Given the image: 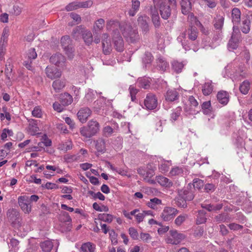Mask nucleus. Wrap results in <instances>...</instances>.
Instances as JSON below:
<instances>
[{
	"label": "nucleus",
	"instance_id": "obj_1",
	"mask_svg": "<svg viewBox=\"0 0 252 252\" xmlns=\"http://www.w3.org/2000/svg\"><path fill=\"white\" fill-rule=\"evenodd\" d=\"M154 4L159 8L162 18L168 19L171 13V7L177 5L176 0H153Z\"/></svg>",
	"mask_w": 252,
	"mask_h": 252
},
{
	"label": "nucleus",
	"instance_id": "obj_2",
	"mask_svg": "<svg viewBox=\"0 0 252 252\" xmlns=\"http://www.w3.org/2000/svg\"><path fill=\"white\" fill-rule=\"evenodd\" d=\"M99 123L94 120L90 121L87 126H83L80 129L82 136L86 138H90L95 135L99 130Z\"/></svg>",
	"mask_w": 252,
	"mask_h": 252
},
{
	"label": "nucleus",
	"instance_id": "obj_3",
	"mask_svg": "<svg viewBox=\"0 0 252 252\" xmlns=\"http://www.w3.org/2000/svg\"><path fill=\"white\" fill-rule=\"evenodd\" d=\"M123 34L126 40L130 43H135L140 40L137 30L133 29L129 25H127L125 28Z\"/></svg>",
	"mask_w": 252,
	"mask_h": 252
},
{
	"label": "nucleus",
	"instance_id": "obj_4",
	"mask_svg": "<svg viewBox=\"0 0 252 252\" xmlns=\"http://www.w3.org/2000/svg\"><path fill=\"white\" fill-rule=\"evenodd\" d=\"M188 100L189 106H186L184 108L185 111L188 112L189 114H196L198 113L201 110V108L196 99L193 96H190L189 97Z\"/></svg>",
	"mask_w": 252,
	"mask_h": 252
},
{
	"label": "nucleus",
	"instance_id": "obj_5",
	"mask_svg": "<svg viewBox=\"0 0 252 252\" xmlns=\"http://www.w3.org/2000/svg\"><path fill=\"white\" fill-rule=\"evenodd\" d=\"M194 190V189H192L191 184H189L186 188L177 190L178 194L182 195L187 201H191L193 199L195 196Z\"/></svg>",
	"mask_w": 252,
	"mask_h": 252
},
{
	"label": "nucleus",
	"instance_id": "obj_6",
	"mask_svg": "<svg viewBox=\"0 0 252 252\" xmlns=\"http://www.w3.org/2000/svg\"><path fill=\"white\" fill-rule=\"evenodd\" d=\"M112 38L116 50L120 52L123 51L124 49V43L118 30L114 31Z\"/></svg>",
	"mask_w": 252,
	"mask_h": 252
},
{
	"label": "nucleus",
	"instance_id": "obj_7",
	"mask_svg": "<svg viewBox=\"0 0 252 252\" xmlns=\"http://www.w3.org/2000/svg\"><path fill=\"white\" fill-rule=\"evenodd\" d=\"M18 204L23 212L29 214L31 211L32 205L28 196H20L18 197Z\"/></svg>",
	"mask_w": 252,
	"mask_h": 252
},
{
	"label": "nucleus",
	"instance_id": "obj_8",
	"mask_svg": "<svg viewBox=\"0 0 252 252\" xmlns=\"http://www.w3.org/2000/svg\"><path fill=\"white\" fill-rule=\"evenodd\" d=\"M144 105L147 109H155L158 105V99L156 96L152 93L147 94L144 100Z\"/></svg>",
	"mask_w": 252,
	"mask_h": 252
},
{
	"label": "nucleus",
	"instance_id": "obj_9",
	"mask_svg": "<svg viewBox=\"0 0 252 252\" xmlns=\"http://www.w3.org/2000/svg\"><path fill=\"white\" fill-rule=\"evenodd\" d=\"M233 32L232 34L231 39L229 40L228 46L229 49H235L238 46V43L239 41L240 36L238 33L236 32V31H239V28L238 27L233 26Z\"/></svg>",
	"mask_w": 252,
	"mask_h": 252
},
{
	"label": "nucleus",
	"instance_id": "obj_10",
	"mask_svg": "<svg viewBox=\"0 0 252 252\" xmlns=\"http://www.w3.org/2000/svg\"><path fill=\"white\" fill-rule=\"evenodd\" d=\"M178 213V211L176 208L166 207L164 208L160 217L164 221H169L172 220Z\"/></svg>",
	"mask_w": 252,
	"mask_h": 252
},
{
	"label": "nucleus",
	"instance_id": "obj_11",
	"mask_svg": "<svg viewBox=\"0 0 252 252\" xmlns=\"http://www.w3.org/2000/svg\"><path fill=\"white\" fill-rule=\"evenodd\" d=\"M65 57L59 53L53 55L50 58V63L61 67L65 65Z\"/></svg>",
	"mask_w": 252,
	"mask_h": 252
},
{
	"label": "nucleus",
	"instance_id": "obj_12",
	"mask_svg": "<svg viewBox=\"0 0 252 252\" xmlns=\"http://www.w3.org/2000/svg\"><path fill=\"white\" fill-rule=\"evenodd\" d=\"M45 73L47 76L51 79L60 78L62 75V72L54 66H47Z\"/></svg>",
	"mask_w": 252,
	"mask_h": 252
},
{
	"label": "nucleus",
	"instance_id": "obj_13",
	"mask_svg": "<svg viewBox=\"0 0 252 252\" xmlns=\"http://www.w3.org/2000/svg\"><path fill=\"white\" fill-rule=\"evenodd\" d=\"M148 17L146 16H140L137 19L138 25L143 34H146L149 31V25L148 23Z\"/></svg>",
	"mask_w": 252,
	"mask_h": 252
},
{
	"label": "nucleus",
	"instance_id": "obj_14",
	"mask_svg": "<svg viewBox=\"0 0 252 252\" xmlns=\"http://www.w3.org/2000/svg\"><path fill=\"white\" fill-rule=\"evenodd\" d=\"M92 113L88 107L81 108L77 113V117L82 123H85Z\"/></svg>",
	"mask_w": 252,
	"mask_h": 252
},
{
	"label": "nucleus",
	"instance_id": "obj_15",
	"mask_svg": "<svg viewBox=\"0 0 252 252\" xmlns=\"http://www.w3.org/2000/svg\"><path fill=\"white\" fill-rule=\"evenodd\" d=\"M6 216L8 221L12 224L19 221L20 214L15 209L12 208L8 210Z\"/></svg>",
	"mask_w": 252,
	"mask_h": 252
},
{
	"label": "nucleus",
	"instance_id": "obj_16",
	"mask_svg": "<svg viewBox=\"0 0 252 252\" xmlns=\"http://www.w3.org/2000/svg\"><path fill=\"white\" fill-rule=\"evenodd\" d=\"M217 99L220 104L226 105L229 100V95L228 92L220 91L217 94Z\"/></svg>",
	"mask_w": 252,
	"mask_h": 252
},
{
	"label": "nucleus",
	"instance_id": "obj_17",
	"mask_svg": "<svg viewBox=\"0 0 252 252\" xmlns=\"http://www.w3.org/2000/svg\"><path fill=\"white\" fill-rule=\"evenodd\" d=\"M193 0H181L180 4L182 12L184 15L189 14L191 10L192 5L191 1Z\"/></svg>",
	"mask_w": 252,
	"mask_h": 252
},
{
	"label": "nucleus",
	"instance_id": "obj_18",
	"mask_svg": "<svg viewBox=\"0 0 252 252\" xmlns=\"http://www.w3.org/2000/svg\"><path fill=\"white\" fill-rule=\"evenodd\" d=\"M95 143V148L97 150V152L103 154L106 151L105 141L103 138H99L94 141Z\"/></svg>",
	"mask_w": 252,
	"mask_h": 252
},
{
	"label": "nucleus",
	"instance_id": "obj_19",
	"mask_svg": "<svg viewBox=\"0 0 252 252\" xmlns=\"http://www.w3.org/2000/svg\"><path fill=\"white\" fill-rule=\"evenodd\" d=\"M165 97L167 101L172 102L179 98V94L176 90H169L167 91Z\"/></svg>",
	"mask_w": 252,
	"mask_h": 252
},
{
	"label": "nucleus",
	"instance_id": "obj_20",
	"mask_svg": "<svg viewBox=\"0 0 252 252\" xmlns=\"http://www.w3.org/2000/svg\"><path fill=\"white\" fill-rule=\"evenodd\" d=\"M131 8L128 10V15L133 17L139 11L140 2L138 0H131Z\"/></svg>",
	"mask_w": 252,
	"mask_h": 252
},
{
	"label": "nucleus",
	"instance_id": "obj_21",
	"mask_svg": "<svg viewBox=\"0 0 252 252\" xmlns=\"http://www.w3.org/2000/svg\"><path fill=\"white\" fill-rule=\"evenodd\" d=\"M66 85V81L64 79H57L52 83V87L56 93L60 92L63 90Z\"/></svg>",
	"mask_w": 252,
	"mask_h": 252
},
{
	"label": "nucleus",
	"instance_id": "obj_22",
	"mask_svg": "<svg viewBox=\"0 0 252 252\" xmlns=\"http://www.w3.org/2000/svg\"><path fill=\"white\" fill-rule=\"evenodd\" d=\"M156 180L161 186L166 188H170L173 186V183L171 181L162 176H157Z\"/></svg>",
	"mask_w": 252,
	"mask_h": 252
},
{
	"label": "nucleus",
	"instance_id": "obj_23",
	"mask_svg": "<svg viewBox=\"0 0 252 252\" xmlns=\"http://www.w3.org/2000/svg\"><path fill=\"white\" fill-rule=\"evenodd\" d=\"M95 246L91 242L83 243L79 249V252H94Z\"/></svg>",
	"mask_w": 252,
	"mask_h": 252
},
{
	"label": "nucleus",
	"instance_id": "obj_24",
	"mask_svg": "<svg viewBox=\"0 0 252 252\" xmlns=\"http://www.w3.org/2000/svg\"><path fill=\"white\" fill-rule=\"evenodd\" d=\"M232 21L234 24H238L241 20V11L238 8H234L232 10Z\"/></svg>",
	"mask_w": 252,
	"mask_h": 252
},
{
	"label": "nucleus",
	"instance_id": "obj_25",
	"mask_svg": "<svg viewBox=\"0 0 252 252\" xmlns=\"http://www.w3.org/2000/svg\"><path fill=\"white\" fill-rule=\"evenodd\" d=\"M61 102L62 105L67 106L72 102V97L68 93H65L62 94L60 96Z\"/></svg>",
	"mask_w": 252,
	"mask_h": 252
},
{
	"label": "nucleus",
	"instance_id": "obj_26",
	"mask_svg": "<svg viewBox=\"0 0 252 252\" xmlns=\"http://www.w3.org/2000/svg\"><path fill=\"white\" fill-rule=\"evenodd\" d=\"M188 37L191 40H195L198 36V32L196 28L193 26H190L189 28L186 30Z\"/></svg>",
	"mask_w": 252,
	"mask_h": 252
},
{
	"label": "nucleus",
	"instance_id": "obj_27",
	"mask_svg": "<svg viewBox=\"0 0 252 252\" xmlns=\"http://www.w3.org/2000/svg\"><path fill=\"white\" fill-rule=\"evenodd\" d=\"M40 246L44 252H50L53 247V243L50 240H46L41 242Z\"/></svg>",
	"mask_w": 252,
	"mask_h": 252
},
{
	"label": "nucleus",
	"instance_id": "obj_28",
	"mask_svg": "<svg viewBox=\"0 0 252 252\" xmlns=\"http://www.w3.org/2000/svg\"><path fill=\"white\" fill-rule=\"evenodd\" d=\"M170 233L177 245L185 239V235L183 234L178 233L176 230H170Z\"/></svg>",
	"mask_w": 252,
	"mask_h": 252
},
{
	"label": "nucleus",
	"instance_id": "obj_29",
	"mask_svg": "<svg viewBox=\"0 0 252 252\" xmlns=\"http://www.w3.org/2000/svg\"><path fill=\"white\" fill-rule=\"evenodd\" d=\"M175 203L179 207L185 208L187 207V200L185 199L182 195H178L175 199Z\"/></svg>",
	"mask_w": 252,
	"mask_h": 252
},
{
	"label": "nucleus",
	"instance_id": "obj_30",
	"mask_svg": "<svg viewBox=\"0 0 252 252\" xmlns=\"http://www.w3.org/2000/svg\"><path fill=\"white\" fill-rule=\"evenodd\" d=\"M82 37L85 43L88 45L91 44L93 41L92 32L90 31L87 30H85L84 32V33L82 35Z\"/></svg>",
	"mask_w": 252,
	"mask_h": 252
},
{
	"label": "nucleus",
	"instance_id": "obj_31",
	"mask_svg": "<svg viewBox=\"0 0 252 252\" xmlns=\"http://www.w3.org/2000/svg\"><path fill=\"white\" fill-rule=\"evenodd\" d=\"M72 227V222H60L59 225V229L62 233H65L71 231Z\"/></svg>",
	"mask_w": 252,
	"mask_h": 252
},
{
	"label": "nucleus",
	"instance_id": "obj_32",
	"mask_svg": "<svg viewBox=\"0 0 252 252\" xmlns=\"http://www.w3.org/2000/svg\"><path fill=\"white\" fill-rule=\"evenodd\" d=\"M206 212L204 210H199L198 211V215L196 220V224H200L205 223L206 221L207 218L205 217Z\"/></svg>",
	"mask_w": 252,
	"mask_h": 252
},
{
	"label": "nucleus",
	"instance_id": "obj_33",
	"mask_svg": "<svg viewBox=\"0 0 252 252\" xmlns=\"http://www.w3.org/2000/svg\"><path fill=\"white\" fill-rule=\"evenodd\" d=\"M213 90V86L211 82L205 83L202 87V93L205 95H208L212 93Z\"/></svg>",
	"mask_w": 252,
	"mask_h": 252
},
{
	"label": "nucleus",
	"instance_id": "obj_34",
	"mask_svg": "<svg viewBox=\"0 0 252 252\" xmlns=\"http://www.w3.org/2000/svg\"><path fill=\"white\" fill-rule=\"evenodd\" d=\"M59 220L60 222H72V219L69 214L65 211L61 212V213L59 216Z\"/></svg>",
	"mask_w": 252,
	"mask_h": 252
},
{
	"label": "nucleus",
	"instance_id": "obj_35",
	"mask_svg": "<svg viewBox=\"0 0 252 252\" xmlns=\"http://www.w3.org/2000/svg\"><path fill=\"white\" fill-rule=\"evenodd\" d=\"M137 83L139 87L144 89H147L150 87V82L146 78H140L138 79Z\"/></svg>",
	"mask_w": 252,
	"mask_h": 252
},
{
	"label": "nucleus",
	"instance_id": "obj_36",
	"mask_svg": "<svg viewBox=\"0 0 252 252\" xmlns=\"http://www.w3.org/2000/svg\"><path fill=\"white\" fill-rule=\"evenodd\" d=\"M85 31V29L83 26H77L73 29L72 35L74 38L77 39L79 35H81L82 36Z\"/></svg>",
	"mask_w": 252,
	"mask_h": 252
},
{
	"label": "nucleus",
	"instance_id": "obj_37",
	"mask_svg": "<svg viewBox=\"0 0 252 252\" xmlns=\"http://www.w3.org/2000/svg\"><path fill=\"white\" fill-rule=\"evenodd\" d=\"M184 64L178 61H173L172 63V68L176 73L181 72L183 67Z\"/></svg>",
	"mask_w": 252,
	"mask_h": 252
},
{
	"label": "nucleus",
	"instance_id": "obj_38",
	"mask_svg": "<svg viewBox=\"0 0 252 252\" xmlns=\"http://www.w3.org/2000/svg\"><path fill=\"white\" fill-rule=\"evenodd\" d=\"M158 68L162 71H165L168 67V63L161 58H158L157 61Z\"/></svg>",
	"mask_w": 252,
	"mask_h": 252
},
{
	"label": "nucleus",
	"instance_id": "obj_39",
	"mask_svg": "<svg viewBox=\"0 0 252 252\" xmlns=\"http://www.w3.org/2000/svg\"><path fill=\"white\" fill-rule=\"evenodd\" d=\"M102 50L105 55H109L111 50V41H105L104 40L102 41Z\"/></svg>",
	"mask_w": 252,
	"mask_h": 252
},
{
	"label": "nucleus",
	"instance_id": "obj_40",
	"mask_svg": "<svg viewBox=\"0 0 252 252\" xmlns=\"http://www.w3.org/2000/svg\"><path fill=\"white\" fill-rule=\"evenodd\" d=\"M250 20L246 18L242 21V26H241V31L244 33H248L250 31Z\"/></svg>",
	"mask_w": 252,
	"mask_h": 252
},
{
	"label": "nucleus",
	"instance_id": "obj_41",
	"mask_svg": "<svg viewBox=\"0 0 252 252\" xmlns=\"http://www.w3.org/2000/svg\"><path fill=\"white\" fill-rule=\"evenodd\" d=\"M98 219L104 222L110 223L113 220V216L108 214H100L98 216Z\"/></svg>",
	"mask_w": 252,
	"mask_h": 252
},
{
	"label": "nucleus",
	"instance_id": "obj_42",
	"mask_svg": "<svg viewBox=\"0 0 252 252\" xmlns=\"http://www.w3.org/2000/svg\"><path fill=\"white\" fill-rule=\"evenodd\" d=\"M71 40L69 36H63L61 38V43L63 49H65L70 46H72L71 44Z\"/></svg>",
	"mask_w": 252,
	"mask_h": 252
},
{
	"label": "nucleus",
	"instance_id": "obj_43",
	"mask_svg": "<svg viewBox=\"0 0 252 252\" xmlns=\"http://www.w3.org/2000/svg\"><path fill=\"white\" fill-rule=\"evenodd\" d=\"M250 84L248 81H244L240 86L239 90L243 94H246L250 90Z\"/></svg>",
	"mask_w": 252,
	"mask_h": 252
},
{
	"label": "nucleus",
	"instance_id": "obj_44",
	"mask_svg": "<svg viewBox=\"0 0 252 252\" xmlns=\"http://www.w3.org/2000/svg\"><path fill=\"white\" fill-rule=\"evenodd\" d=\"M204 181L201 179L196 178L194 179L192 181V186L194 188L193 189H197L198 190L201 189L204 187Z\"/></svg>",
	"mask_w": 252,
	"mask_h": 252
},
{
	"label": "nucleus",
	"instance_id": "obj_45",
	"mask_svg": "<svg viewBox=\"0 0 252 252\" xmlns=\"http://www.w3.org/2000/svg\"><path fill=\"white\" fill-rule=\"evenodd\" d=\"M217 187V185L215 184L207 183L204 185V190L207 193H211L215 190Z\"/></svg>",
	"mask_w": 252,
	"mask_h": 252
},
{
	"label": "nucleus",
	"instance_id": "obj_46",
	"mask_svg": "<svg viewBox=\"0 0 252 252\" xmlns=\"http://www.w3.org/2000/svg\"><path fill=\"white\" fill-rule=\"evenodd\" d=\"M215 220L217 222L219 223L225 221L227 222L229 220V217L227 214L222 213L217 215L215 217Z\"/></svg>",
	"mask_w": 252,
	"mask_h": 252
},
{
	"label": "nucleus",
	"instance_id": "obj_47",
	"mask_svg": "<svg viewBox=\"0 0 252 252\" xmlns=\"http://www.w3.org/2000/svg\"><path fill=\"white\" fill-rule=\"evenodd\" d=\"M161 204V200L158 198L155 197L151 199L150 201L147 203V205L152 209H155L157 205Z\"/></svg>",
	"mask_w": 252,
	"mask_h": 252
},
{
	"label": "nucleus",
	"instance_id": "obj_48",
	"mask_svg": "<svg viewBox=\"0 0 252 252\" xmlns=\"http://www.w3.org/2000/svg\"><path fill=\"white\" fill-rule=\"evenodd\" d=\"M182 111L181 107H177L171 114V120L172 121H175L180 116Z\"/></svg>",
	"mask_w": 252,
	"mask_h": 252
},
{
	"label": "nucleus",
	"instance_id": "obj_49",
	"mask_svg": "<svg viewBox=\"0 0 252 252\" xmlns=\"http://www.w3.org/2000/svg\"><path fill=\"white\" fill-rule=\"evenodd\" d=\"M104 26V20L103 19L100 18L98 19L94 26V29L95 32L100 31L102 30Z\"/></svg>",
	"mask_w": 252,
	"mask_h": 252
},
{
	"label": "nucleus",
	"instance_id": "obj_50",
	"mask_svg": "<svg viewBox=\"0 0 252 252\" xmlns=\"http://www.w3.org/2000/svg\"><path fill=\"white\" fill-rule=\"evenodd\" d=\"M188 218L187 214H183L179 216L175 220V223L177 226H180Z\"/></svg>",
	"mask_w": 252,
	"mask_h": 252
},
{
	"label": "nucleus",
	"instance_id": "obj_51",
	"mask_svg": "<svg viewBox=\"0 0 252 252\" xmlns=\"http://www.w3.org/2000/svg\"><path fill=\"white\" fill-rule=\"evenodd\" d=\"M153 60V57L150 52H146L143 58V62L146 67L147 64H150Z\"/></svg>",
	"mask_w": 252,
	"mask_h": 252
},
{
	"label": "nucleus",
	"instance_id": "obj_52",
	"mask_svg": "<svg viewBox=\"0 0 252 252\" xmlns=\"http://www.w3.org/2000/svg\"><path fill=\"white\" fill-rule=\"evenodd\" d=\"M224 18L222 17H219L215 20L214 27L217 30H220L223 25Z\"/></svg>",
	"mask_w": 252,
	"mask_h": 252
},
{
	"label": "nucleus",
	"instance_id": "obj_53",
	"mask_svg": "<svg viewBox=\"0 0 252 252\" xmlns=\"http://www.w3.org/2000/svg\"><path fill=\"white\" fill-rule=\"evenodd\" d=\"M129 93L131 97V100L134 101L136 99V94L138 92V90L136 89L134 86L130 85L129 87Z\"/></svg>",
	"mask_w": 252,
	"mask_h": 252
},
{
	"label": "nucleus",
	"instance_id": "obj_54",
	"mask_svg": "<svg viewBox=\"0 0 252 252\" xmlns=\"http://www.w3.org/2000/svg\"><path fill=\"white\" fill-rule=\"evenodd\" d=\"M64 51L65 52V54L67 56L68 59H72L73 58L74 56V49L73 47V46H70L69 47H67L65 49H63Z\"/></svg>",
	"mask_w": 252,
	"mask_h": 252
},
{
	"label": "nucleus",
	"instance_id": "obj_55",
	"mask_svg": "<svg viewBox=\"0 0 252 252\" xmlns=\"http://www.w3.org/2000/svg\"><path fill=\"white\" fill-rule=\"evenodd\" d=\"M78 3V1H74L72 2H71V3H69L66 6L65 9L67 11H72V10L77 9L79 8V6H78V5H79V4Z\"/></svg>",
	"mask_w": 252,
	"mask_h": 252
},
{
	"label": "nucleus",
	"instance_id": "obj_56",
	"mask_svg": "<svg viewBox=\"0 0 252 252\" xmlns=\"http://www.w3.org/2000/svg\"><path fill=\"white\" fill-rule=\"evenodd\" d=\"M93 1L91 0H88L86 1H78V6H79V8H88L92 6L93 5Z\"/></svg>",
	"mask_w": 252,
	"mask_h": 252
},
{
	"label": "nucleus",
	"instance_id": "obj_57",
	"mask_svg": "<svg viewBox=\"0 0 252 252\" xmlns=\"http://www.w3.org/2000/svg\"><path fill=\"white\" fill-rule=\"evenodd\" d=\"M63 159L67 162H72L78 160V157L75 155H65L63 157Z\"/></svg>",
	"mask_w": 252,
	"mask_h": 252
},
{
	"label": "nucleus",
	"instance_id": "obj_58",
	"mask_svg": "<svg viewBox=\"0 0 252 252\" xmlns=\"http://www.w3.org/2000/svg\"><path fill=\"white\" fill-rule=\"evenodd\" d=\"M129 234L133 240H137L138 233L136 229L134 227H130L128 229Z\"/></svg>",
	"mask_w": 252,
	"mask_h": 252
},
{
	"label": "nucleus",
	"instance_id": "obj_59",
	"mask_svg": "<svg viewBox=\"0 0 252 252\" xmlns=\"http://www.w3.org/2000/svg\"><path fill=\"white\" fill-rule=\"evenodd\" d=\"M211 107V102L210 101L204 102L201 105V109L203 111L204 114H207L210 110Z\"/></svg>",
	"mask_w": 252,
	"mask_h": 252
},
{
	"label": "nucleus",
	"instance_id": "obj_60",
	"mask_svg": "<svg viewBox=\"0 0 252 252\" xmlns=\"http://www.w3.org/2000/svg\"><path fill=\"white\" fill-rule=\"evenodd\" d=\"M32 115L33 117L36 118H41L42 116V111L39 107H35L32 111Z\"/></svg>",
	"mask_w": 252,
	"mask_h": 252
},
{
	"label": "nucleus",
	"instance_id": "obj_61",
	"mask_svg": "<svg viewBox=\"0 0 252 252\" xmlns=\"http://www.w3.org/2000/svg\"><path fill=\"white\" fill-rule=\"evenodd\" d=\"M103 132L105 136L109 137L113 132V129L111 126H106L103 128Z\"/></svg>",
	"mask_w": 252,
	"mask_h": 252
},
{
	"label": "nucleus",
	"instance_id": "obj_62",
	"mask_svg": "<svg viewBox=\"0 0 252 252\" xmlns=\"http://www.w3.org/2000/svg\"><path fill=\"white\" fill-rule=\"evenodd\" d=\"M37 57V54L34 48H31L29 49L28 53V59L33 60Z\"/></svg>",
	"mask_w": 252,
	"mask_h": 252
},
{
	"label": "nucleus",
	"instance_id": "obj_63",
	"mask_svg": "<svg viewBox=\"0 0 252 252\" xmlns=\"http://www.w3.org/2000/svg\"><path fill=\"white\" fill-rule=\"evenodd\" d=\"M152 22L156 28H158L160 26V18L158 16L152 17Z\"/></svg>",
	"mask_w": 252,
	"mask_h": 252
},
{
	"label": "nucleus",
	"instance_id": "obj_64",
	"mask_svg": "<svg viewBox=\"0 0 252 252\" xmlns=\"http://www.w3.org/2000/svg\"><path fill=\"white\" fill-rule=\"evenodd\" d=\"M140 238L144 242L148 243L150 240H151L152 237L149 233H141Z\"/></svg>",
	"mask_w": 252,
	"mask_h": 252
}]
</instances>
